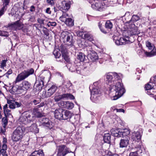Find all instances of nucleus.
I'll use <instances>...</instances> for the list:
<instances>
[{
  "mask_svg": "<svg viewBox=\"0 0 156 156\" xmlns=\"http://www.w3.org/2000/svg\"><path fill=\"white\" fill-rule=\"evenodd\" d=\"M44 154L43 150L39 149L38 151H35L32 152L29 156H44Z\"/></svg>",
  "mask_w": 156,
  "mask_h": 156,
  "instance_id": "393cba45",
  "label": "nucleus"
},
{
  "mask_svg": "<svg viewBox=\"0 0 156 156\" xmlns=\"http://www.w3.org/2000/svg\"><path fill=\"white\" fill-rule=\"evenodd\" d=\"M111 74L115 79H117L116 80H119L116 85L112 86V87L110 89L112 92L110 93L111 99L115 100L120 97L125 92V91L123 85L121 83L119 80L122 75L120 74H117L116 73H111Z\"/></svg>",
  "mask_w": 156,
  "mask_h": 156,
  "instance_id": "f257e3e1",
  "label": "nucleus"
},
{
  "mask_svg": "<svg viewBox=\"0 0 156 156\" xmlns=\"http://www.w3.org/2000/svg\"><path fill=\"white\" fill-rule=\"evenodd\" d=\"M57 87L55 85H52L49 89L47 92H45L44 95V92L42 94V97L44 98L49 97L52 95L56 91Z\"/></svg>",
  "mask_w": 156,
  "mask_h": 156,
  "instance_id": "ddd939ff",
  "label": "nucleus"
},
{
  "mask_svg": "<svg viewBox=\"0 0 156 156\" xmlns=\"http://www.w3.org/2000/svg\"><path fill=\"white\" fill-rule=\"evenodd\" d=\"M114 41H114L116 44L118 45H121V43H120V41H119V40H114Z\"/></svg>",
  "mask_w": 156,
  "mask_h": 156,
  "instance_id": "052dcab7",
  "label": "nucleus"
},
{
  "mask_svg": "<svg viewBox=\"0 0 156 156\" xmlns=\"http://www.w3.org/2000/svg\"><path fill=\"white\" fill-rule=\"evenodd\" d=\"M62 56L66 61L67 62H69V58L68 56L66 54H62Z\"/></svg>",
  "mask_w": 156,
  "mask_h": 156,
  "instance_id": "de8ad7c7",
  "label": "nucleus"
},
{
  "mask_svg": "<svg viewBox=\"0 0 156 156\" xmlns=\"http://www.w3.org/2000/svg\"><path fill=\"white\" fill-rule=\"evenodd\" d=\"M46 12L48 14L51 13V11L50 10V9L49 8H47L46 10Z\"/></svg>",
  "mask_w": 156,
  "mask_h": 156,
  "instance_id": "69168bd1",
  "label": "nucleus"
},
{
  "mask_svg": "<svg viewBox=\"0 0 156 156\" xmlns=\"http://www.w3.org/2000/svg\"><path fill=\"white\" fill-rule=\"evenodd\" d=\"M35 10V8L33 5H32L30 7V11L31 12H33Z\"/></svg>",
  "mask_w": 156,
  "mask_h": 156,
  "instance_id": "e2e57ef3",
  "label": "nucleus"
},
{
  "mask_svg": "<svg viewBox=\"0 0 156 156\" xmlns=\"http://www.w3.org/2000/svg\"><path fill=\"white\" fill-rule=\"evenodd\" d=\"M7 61V60L4 59L2 60L0 62V67L2 69H4L5 67L6 66V62Z\"/></svg>",
  "mask_w": 156,
  "mask_h": 156,
  "instance_id": "4c0bfd02",
  "label": "nucleus"
},
{
  "mask_svg": "<svg viewBox=\"0 0 156 156\" xmlns=\"http://www.w3.org/2000/svg\"><path fill=\"white\" fill-rule=\"evenodd\" d=\"M69 2H67L65 0L62 2L61 4L59 5V9L60 10L62 11L63 13H66L65 12L68 10L69 9L70 5Z\"/></svg>",
  "mask_w": 156,
  "mask_h": 156,
  "instance_id": "4468645a",
  "label": "nucleus"
},
{
  "mask_svg": "<svg viewBox=\"0 0 156 156\" xmlns=\"http://www.w3.org/2000/svg\"><path fill=\"white\" fill-rule=\"evenodd\" d=\"M151 81H152V82H154V84L156 83V76L155 77L151 78Z\"/></svg>",
  "mask_w": 156,
  "mask_h": 156,
  "instance_id": "4d7b16f0",
  "label": "nucleus"
},
{
  "mask_svg": "<svg viewBox=\"0 0 156 156\" xmlns=\"http://www.w3.org/2000/svg\"><path fill=\"white\" fill-rule=\"evenodd\" d=\"M9 35V33L6 31L0 30V36L8 37Z\"/></svg>",
  "mask_w": 156,
  "mask_h": 156,
  "instance_id": "49530a36",
  "label": "nucleus"
},
{
  "mask_svg": "<svg viewBox=\"0 0 156 156\" xmlns=\"http://www.w3.org/2000/svg\"><path fill=\"white\" fill-rule=\"evenodd\" d=\"M57 156H65L71 152L69 149L65 145H62L57 147Z\"/></svg>",
  "mask_w": 156,
  "mask_h": 156,
  "instance_id": "6e6552de",
  "label": "nucleus"
},
{
  "mask_svg": "<svg viewBox=\"0 0 156 156\" xmlns=\"http://www.w3.org/2000/svg\"><path fill=\"white\" fill-rule=\"evenodd\" d=\"M33 113L34 115L37 117H40L42 116V114L39 112L37 108H34L33 109Z\"/></svg>",
  "mask_w": 156,
  "mask_h": 156,
  "instance_id": "f704fd0d",
  "label": "nucleus"
},
{
  "mask_svg": "<svg viewBox=\"0 0 156 156\" xmlns=\"http://www.w3.org/2000/svg\"><path fill=\"white\" fill-rule=\"evenodd\" d=\"M24 133V129L21 126L18 127L13 132L12 139L14 142H17L22 139Z\"/></svg>",
  "mask_w": 156,
  "mask_h": 156,
  "instance_id": "20e7f679",
  "label": "nucleus"
},
{
  "mask_svg": "<svg viewBox=\"0 0 156 156\" xmlns=\"http://www.w3.org/2000/svg\"><path fill=\"white\" fill-rule=\"evenodd\" d=\"M90 99L93 102H95L98 99V94H91Z\"/></svg>",
  "mask_w": 156,
  "mask_h": 156,
  "instance_id": "ea45409f",
  "label": "nucleus"
},
{
  "mask_svg": "<svg viewBox=\"0 0 156 156\" xmlns=\"http://www.w3.org/2000/svg\"><path fill=\"white\" fill-rule=\"evenodd\" d=\"M120 137L122 136L124 138V137H129L128 136L129 135L130 133V131L129 129H120Z\"/></svg>",
  "mask_w": 156,
  "mask_h": 156,
  "instance_id": "4be33fe9",
  "label": "nucleus"
},
{
  "mask_svg": "<svg viewBox=\"0 0 156 156\" xmlns=\"http://www.w3.org/2000/svg\"><path fill=\"white\" fill-rule=\"evenodd\" d=\"M68 14L66 13H63L62 16L60 17V19L62 22L65 23V24L69 26H72L74 25L72 19L69 18Z\"/></svg>",
  "mask_w": 156,
  "mask_h": 156,
  "instance_id": "9d476101",
  "label": "nucleus"
},
{
  "mask_svg": "<svg viewBox=\"0 0 156 156\" xmlns=\"http://www.w3.org/2000/svg\"><path fill=\"white\" fill-rule=\"evenodd\" d=\"M12 73V70L11 69H10L9 70L7 71V72L6 73L8 74L9 75L11 74Z\"/></svg>",
  "mask_w": 156,
  "mask_h": 156,
  "instance_id": "338daca9",
  "label": "nucleus"
},
{
  "mask_svg": "<svg viewBox=\"0 0 156 156\" xmlns=\"http://www.w3.org/2000/svg\"><path fill=\"white\" fill-rule=\"evenodd\" d=\"M115 110L117 112H122L123 113H124L125 112L124 110L122 109H116Z\"/></svg>",
  "mask_w": 156,
  "mask_h": 156,
  "instance_id": "bf43d9fd",
  "label": "nucleus"
},
{
  "mask_svg": "<svg viewBox=\"0 0 156 156\" xmlns=\"http://www.w3.org/2000/svg\"><path fill=\"white\" fill-rule=\"evenodd\" d=\"M15 103H14V104L15 105L16 108H19L21 107V106L22 105L21 102H18L17 101H15Z\"/></svg>",
  "mask_w": 156,
  "mask_h": 156,
  "instance_id": "5fc2aeb1",
  "label": "nucleus"
},
{
  "mask_svg": "<svg viewBox=\"0 0 156 156\" xmlns=\"http://www.w3.org/2000/svg\"><path fill=\"white\" fill-rule=\"evenodd\" d=\"M27 128L29 131L33 132L34 133H38L39 131L37 125L36 124H33L30 126L27 127Z\"/></svg>",
  "mask_w": 156,
  "mask_h": 156,
  "instance_id": "412c9836",
  "label": "nucleus"
},
{
  "mask_svg": "<svg viewBox=\"0 0 156 156\" xmlns=\"http://www.w3.org/2000/svg\"><path fill=\"white\" fill-rule=\"evenodd\" d=\"M89 36L90 35H89V34H84V36L83 37L84 38H85L86 39H88V38L89 37Z\"/></svg>",
  "mask_w": 156,
  "mask_h": 156,
  "instance_id": "0e129e2a",
  "label": "nucleus"
},
{
  "mask_svg": "<svg viewBox=\"0 0 156 156\" xmlns=\"http://www.w3.org/2000/svg\"><path fill=\"white\" fill-rule=\"evenodd\" d=\"M64 99L72 100L74 99V97L72 94L70 93H66L62 94H56L54 98V101L56 102H58Z\"/></svg>",
  "mask_w": 156,
  "mask_h": 156,
  "instance_id": "1a4fd4ad",
  "label": "nucleus"
},
{
  "mask_svg": "<svg viewBox=\"0 0 156 156\" xmlns=\"http://www.w3.org/2000/svg\"><path fill=\"white\" fill-rule=\"evenodd\" d=\"M140 19V17L137 15H133L132 17L131 20L133 22H136Z\"/></svg>",
  "mask_w": 156,
  "mask_h": 156,
  "instance_id": "37998d69",
  "label": "nucleus"
},
{
  "mask_svg": "<svg viewBox=\"0 0 156 156\" xmlns=\"http://www.w3.org/2000/svg\"><path fill=\"white\" fill-rule=\"evenodd\" d=\"M120 129H113L111 130V132L112 135L117 137H120Z\"/></svg>",
  "mask_w": 156,
  "mask_h": 156,
  "instance_id": "a878e982",
  "label": "nucleus"
},
{
  "mask_svg": "<svg viewBox=\"0 0 156 156\" xmlns=\"http://www.w3.org/2000/svg\"><path fill=\"white\" fill-rule=\"evenodd\" d=\"M22 87L23 89L27 90L30 87L31 84L27 81L24 80L22 82Z\"/></svg>",
  "mask_w": 156,
  "mask_h": 156,
  "instance_id": "c756f323",
  "label": "nucleus"
},
{
  "mask_svg": "<svg viewBox=\"0 0 156 156\" xmlns=\"http://www.w3.org/2000/svg\"><path fill=\"white\" fill-rule=\"evenodd\" d=\"M7 103L9 105V107L11 109H14L16 108L14 101L7 100Z\"/></svg>",
  "mask_w": 156,
  "mask_h": 156,
  "instance_id": "2f4dec72",
  "label": "nucleus"
},
{
  "mask_svg": "<svg viewBox=\"0 0 156 156\" xmlns=\"http://www.w3.org/2000/svg\"><path fill=\"white\" fill-rule=\"evenodd\" d=\"M146 46L150 50H152L150 52H145V54L147 56L151 57L156 55V50L154 49V46L150 42L147 41L146 43Z\"/></svg>",
  "mask_w": 156,
  "mask_h": 156,
  "instance_id": "9b49d317",
  "label": "nucleus"
},
{
  "mask_svg": "<svg viewBox=\"0 0 156 156\" xmlns=\"http://www.w3.org/2000/svg\"><path fill=\"white\" fill-rule=\"evenodd\" d=\"M121 45H124L128 43L129 40L125 39L124 38H121Z\"/></svg>",
  "mask_w": 156,
  "mask_h": 156,
  "instance_id": "a18cd8bd",
  "label": "nucleus"
},
{
  "mask_svg": "<svg viewBox=\"0 0 156 156\" xmlns=\"http://www.w3.org/2000/svg\"><path fill=\"white\" fill-rule=\"evenodd\" d=\"M141 135L139 132H134L132 133L131 136V139L136 141H139L141 139Z\"/></svg>",
  "mask_w": 156,
  "mask_h": 156,
  "instance_id": "aec40b11",
  "label": "nucleus"
},
{
  "mask_svg": "<svg viewBox=\"0 0 156 156\" xmlns=\"http://www.w3.org/2000/svg\"><path fill=\"white\" fill-rule=\"evenodd\" d=\"M112 22L109 20L106 21L105 24L106 28L108 29H111L112 27Z\"/></svg>",
  "mask_w": 156,
  "mask_h": 156,
  "instance_id": "e433bc0d",
  "label": "nucleus"
},
{
  "mask_svg": "<svg viewBox=\"0 0 156 156\" xmlns=\"http://www.w3.org/2000/svg\"><path fill=\"white\" fill-rule=\"evenodd\" d=\"M7 145L0 144V155L4 154L6 153V151L7 149Z\"/></svg>",
  "mask_w": 156,
  "mask_h": 156,
  "instance_id": "7c9ffc66",
  "label": "nucleus"
},
{
  "mask_svg": "<svg viewBox=\"0 0 156 156\" xmlns=\"http://www.w3.org/2000/svg\"><path fill=\"white\" fill-rule=\"evenodd\" d=\"M40 100H34L33 101V102L34 105H36L37 104L40 103Z\"/></svg>",
  "mask_w": 156,
  "mask_h": 156,
  "instance_id": "13d9d810",
  "label": "nucleus"
},
{
  "mask_svg": "<svg viewBox=\"0 0 156 156\" xmlns=\"http://www.w3.org/2000/svg\"><path fill=\"white\" fill-rule=\"evenodd\" d=\"M7 143V139L5 138H3V144H2L6 145V144Z\"/></svg>",
  "mask_w": 156,
  "mask_h": 156,
  "instance_id": "680f3d73",
  "label": "nucleus"
},
{
  "mask_svg": "<svg viewBox=\"0 0 156 156\" xmlns=\"http://www.w3.org/2000/svg\"><path fill=\"white\" fill-rule=\"evenodd\" d=\"M61 37L63 42L67 45L72 47L73 45V41L71 34L67 31H64L61 34Z\"/></svg>",
  "mask_w": 156,
  "mask_h": 156,
  "instance_id": "423d86ee",
  "label": "nucleus"
},
{
  "mask_svg": "<svg viewBox=\"0 0 156 156\" xmlns=\"http://www.w3.org/2000/svg\"><path fill=\"white\" fill-rule=\"evenodd\" d=\"M53 54L56 58H58L61 56V54L59 52L55 51H54Z\"/></svg>",
  "mask_w": 156,
  "mask_h": 156,
  "instance_id": "8fccbe9b",
  "label": "nucleus"
},
{
  "mask_svg": "<svg viewBox=\"0 0 156 156\" xmlns=\"http://www.w3.org/2000/svg\"><path fill=\"white\" fill-rule=\"evenodd\" d=\"M44 105V102H42L39 105H37V106L38 107V108H40L43 106Z\"/></svg>",
  "mask_w": 156,
  "mask_h": 156,
  "instance_id": "774afa93",
  "label": "nucleus"
},
{
  "mask_svg": "<svg viewBox=\"0 0 156 156\" xmlns=\"http://www.w3.org/2000/svg\"><path fill=\"white\" fill-rule=\"evenodd\" d=\"M139 154L137 152H131L129 154V156H139Z\"/></svg>",
  "mask_w": 156,
  "mask_h": 156,
  "instance_id": "603ef678",
  "label": "nucleus"
},
{
  "mask_svg": "<svg viewBox=\"0 0 156 156\" xmlns=\"http://www.w3.org/2000/svg\"><path fill=\"white\" fill-rule=\"evenodd\" d=\"M47 2L48 4L52 6L54 4V2L53 0H47Z\"/></svg>",
  "mask_w": 156,
  "mask_h": 156,
  "instance_id": "864d4df0",
  "label": "nucleus"
},
{
  "mask_svg": "<svg viewBox=\"0 0 156 156\" xmlns=\"http://www.w3.org/2000/svg\"><path fill=\"white\" fill-rule=\"evenodd\" d=\"M2 125L4 129L1 128V131L3 133L5 131V128L8 124V120L7 117H4L2 119Z\"/></svg>",
  "mask_w": 156,
  "mask_h": 156,
  "instance_id": "c85d7f7f",
  "label": "nucleus"
},
{
  "mask_svg": "<svg viewBox=\"0 0 156 156\" xmlns=\"http://www.w3.org/2000/svg\"><path fill=\"white\" fill-rule=\"evenodd\" d=\"M156 93V89L153 87L149 90H148L146 92V93L148 95H154Z\"/></svg>",
  "mask_w": 156,
  "mask_h": 156,
  "instance_id": "58836bf2",
  "label": "nucleus"
},
{
  "mask_svg": "<svg viewBox=\"0 0 156 156\" xmlns=\"http://www.w3.org/2000/svg\"><path fill=\"white\" fill-rule=\"evenodd\" d=\"M129 137H127L121 140L119 143L120 147L121 148L126 147L129 144Z\"/></svg>",
  "mask_w": 156,
  "mask_h": 156,
  "instance_id": "f3484780",
  "label": "nucleus"
},
{
  "mask_svg": "<svg viewBox=\"0 0 156 156\" xmlns=\"http://www.w3.org/2000/svg\"><path fill=\"white\" fill-rule=\"evenodd\" d=\"M87 56L88 58L92 61H94L98 59V56L97 53L93 51L90 50L88 52Z\"/></svg>",
  "mask_w": 156,
  "mask_h": 156,
  "instance_id": "2eb2a0df",
  "label": "nucleus"
},
{
  "mask_svg": "<svg viewBox=\"0 0 156 156\" xmlns=\"http://www.w3.org/2000/svg\"><path fill=\"white\" fill-rule=\"evenodd\" d=\"M41 122L43 125L49 128H51L52 127L51 122L47 118L44 117L42 118Z\"/></svg>",
  "mask_w": 156,
  "mask_h": 156,
  "instance_id": "a211bd4d",
  "label": "nucleus"
},
{
  "mask_svg": "<svg viewBox=\"0 0 156 156\" xmlns=\"http://www.w3.org/2000/svg\"><path fill=\"white\" fill-rule=\"evenodd\" d=\"M56 25V23L55 22H49L47 26L48 27H50V26H55Z\"/></svg>",
  "mask_w": 156,
  "mask_h": 156,
  "instance_id": "09e8293b",
  "label": "nucleus"
},
{
  "mask_svg": "<svg viewBox=\"0 0 156 156\" xmlns=\"http://www.w3.org/2000/svg\"><path fill=\"white\" fill-rule=\"evenodd\" d=\"M154 85L153 82H150L149 83L146 84L145 87V90L147 91L149 90L153 87H154Z\"/></svg>",
  "mask_w": 156,
  "mask_h": 156,
  "instance_id": "473e14b6",
  "label": "nucleus"
},
{
  "mask_svg": "<svg viewBox=\"0 0 156 156\" xmlns=\"http://www.w3.org/2000/svg\"><path fill=\"white\" fill-rule=\"evenodd\" d=\"M44 20L42 19L39 18L37 19L38 23L41 25L44 24Z\"/></svg>",
  "mask_w": 156,
  "mask_h": 156,
  "instance_id": "6e6d98bb",
  "label": "nucleus"
},
{
  "mask_svg": "<svg viewBox=\"0 0 156 156\" xmlns=\"http://www.w3.org/2000/svg\"><path fill=\"white\" fill-rule=\"evenodd\" d=\"M63 84L66 88H69V90H71L73 88L72 84L69 81L65 82Z\"/></svg>",
  "mask_w": 156,
  "mask_h": 156,
  "instance_id": "79ce46f5",
  "label": "nucleus"
},
{
  "mask_svg": "<svg viewBox=\"0 0 156 156\" xmlns=\"http://www.w3.org/2000/svg\"><path fill=\"white\" fill-rule=\"evenodd\" d=\"M72 114L69 111L63 110L62 109H56L54 112L55 117L59 120H66L70 119Z\"/></svg>",
  "mask_w": 156,
  "mask_h": 156,
  "instance_id": "f03ea898",
  "label": "nucleus"
},
{
  "mask_svg": "<svg viewBox=\"0 0 156 156\" xmlns=\"http://www.w3.org/2000/svg\"><path fill=\"white\" fill-rule=\"evenodd\" d=\"M35 118V117L30 112H25L22 113L19 119V121L20 124H26L33 121Z\"/></svg>",
  "mask_w": 156,
  "mask_h": 156,
  "instance_id": "7ed1b4c3",
  "label": "nucleus"
},
{
  "mask_svg": "<svg viewBox=\"0 0 156 156\" xmlns=\"http://www.w3.org/2000/svg\"><path fill=\"white\" fill-rule=\"evenodd\" d=\"M77 58L80 61L83 62L85 58V55L83 53H80L77 55Z\"/></svg>",
  "mask_w": 156,
  "mask_h": 156,
  "instance_id": "c9c22d12",
  "label": "nucleus"
},
{
  "mask_svg": "<svg viewBox=\"0 0 156 156\" xmlns=\"http://www.w3.org/2000/svg\"><path fill=\"white\" fill-rule=\"evenodd\" d=\"M101 93V91L98 87H93L92 90L91 91V94H98Z\"/></svg>",
  "mask_w": 156,
  "mask_h": 156,
  "instance_id": "72a5a7b5",
  "label": "nucleus"
},
{
  "mask_svg": "<svg viewBox=\"0 0 156 156\" xmlns=\"http://www.w3.org/2000/svg\"><path fill=\"white\" fill-rule=\"evenodd\" d=\"M3 110L5 117H7V116L11 115V110L8 109L7 104H5L4 106Z\"/></svg>",
  "mask_w": 156,
  "mask_h": 156,
  "instance_id": "bb28decb",
  "label": "nucleus"
},
{
  "mask_svg": "<svg viewBox=\"0 0 156 156\" xmlns=\"http://www.w3.org/2000/svg\"><path fill=\"white\" fill-rule=\"evenodd\" d=\"M35 86H36L37 90L39 91L41 90L44 86V82L42 80H39L37 81L35 84Z\"/></svg>",
  "mask_w": 156,
  "mask_h": 156,
  "instance_id": "b1692460",
  "label": "nucleus"
},
{
  "mask_svg": "<svg viewBox=\"0 0 156 156\" xmlns=\"http://www.w3.org/2000/svg\"><path fill=\"white\" fill-rule=\"evenodd\" d=\"M9 2L4 0L3 3V7L0 10V17L4 13L5 11L7 9V6Z\"/></svg>",
  "mask_w": 156,
  "mask_h": 156,
  "instance_id": "5701e85b",
  "label": "nucleus"
},
{
  "mask_svg": "<svg viewBox=\"0 0 156 156\" xmlns=\"http://www.w3.org/2000/svg\"><path fill=\"white\" fill-rule=\"evenodd\" d=\"M98 26L99 27L101 31L104 34H106L107 33V31H103L102 28L101 27V23L100 22H99L98 23Z\"/></svg>",
  "mask_w": 156,
  "mask_h": 156,
  "instance_id": "3c124183",
  "label": "nucleus"
},
{
  "mask_svg": "<svg viewBox=\"0 0 156 156\" xmlns=\"http://www.w3.org/2000/svg\"><path fill=\"white\" fill-rule=\"evenodd\" d=\"M34 72V70L32 68H31L26 70H24L17 75L16 80L14 82V83L16 84L17 83L25 80L30 75L33 74Z\"/></svg>",
  "mask_w": 156,
  "mask_h": 156,
  "instance_id": "39448f33",
  "label": "nucleus"
},
{
  "mask_svg": "<svg viewBox=\"0 0 156 156\" xmlns=\"http://www.w3.org/2000/svg\"><path fill=\"white\" fill-rule=\"evenodd\" d=\"M136 148L137 149V151H136L137 152V153H138L139 155L142 153V147L141 145H139L137 146L136 147Z\"/></svg>",
  "mask_w": 156,
  "mask_h": 156,
  "instance_id": "c03bdc74",
  "label": "nucleus"
},
{
  "mask_svg": "<svg viewBox=\"0 0 156 156\" xmlns=\"http://www.w3.org/2000/svg\"><path fill=\"white\" fill-rule=\"evenodd\" d=\"M11 26L16 30H21L23 27V24L20 20L16 21L14 23L12 24Z\"/></svg>",
  "mask_w": 156,
  "mask_h": 156,
  "instance_id": "6ab92c4d",
  "label": "nucleus"
},
{
  "mask_svg": "<svg viewBox=\"0 0 156 156\" xmlns=\"http://www.w3.org/2000/svg\"><path fill=\"white\" fill-rule=\"evenodd\" d=\"M103 140L104 142L108 144L111 142V135L109 133H105L103 137Z\"/></svg>",
  "mask_w": 156,
  "mask_h": 156,
  "instance_id": "cd10ccee",
  "label": "nucleus"
},
{
  "mask_svg": "<svg viewBox=\"0 0 156 156\" xmlns=\"http://www.w3.org/2000/svg\"><path fill=\"white\" fill-rule=\"evenodd\" d=\"M128 32L131 35L138 34L139 33L137 27L134 24L131 25L129 29Z\"/></svg>",
  "mask_w": 156,
  "mask_h": 156,
  "instance_id": "dca6fc26",
  "label": "nucleus"
},
{
  "mask_svg": "<svg viewBox=\"0 0 156 156\" xmlns=\"http://www.w3.org/2000/svg\"><path fill=\"white\" fill-rule=\"evenodd\" d=\"M91 7L97 11H102L105 9L106 6L104 3L96 0L92 2Z\"/></svg>",
  "mask_w": 156,
  "mask_h": 156,
  "instance_id": "0eeeda50",
  "label": "nucleus"
},
{
  "mask_svg": "<svg viewBox=\"0 0 156 156\" xmlns=\"http://www.w3.org/2000/svg\"><path fill=\"white\" fill-rule=\"evenodd\" d=\"M61 108L69 109H71L74 107V104L69 101H61L58 103Z\"/></svg>",
  "mask_w": 156,
  "mask_h": 156,
  "instance_id": "f8f14e48",
  "label": "nucleus"
},
{
  "mask_svg": "<svg viewBox=\"0 0 156 156\" xmlns=\"http://www.w3.org/2000/svg\"><path fill=\"white\" fill-rule=\"evenodd\" d=\"M113 78L112 75L111 73L108 74L106 76V79L107 81L108 82V83L112 82V79Z\"/></svg>",
  "mask_w": 156,
  "mask_h": 156,
  "instance_id": "a19ab883",
  "label": "nucleus"
}]
</instances>
